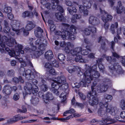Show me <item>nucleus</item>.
Here are the masks:
<instances>
[{"instance_id": "nucleus-1", "label": "nucleus", "mask_w": 125, "mask_h": 125, "mask_svg": "<svg viewBox=\"0 0 125 125\" xmlns=\"http://www.w3.org/2000/svg\"><path fill=\"white\" fill-rule=\"evenodd\" d=\"M12 8L8 7V19L10 20V24L8 26L10 28L8 31V46H13L15 42L16 43L15 39L11 35L13 36L16 33L17 35L20 34L21 30L18 28L20 27L21 25V22L18 20L12 19L14 18V16L11 13Z\"/></svg>"}, {"instance_id": "nucleus-2", "label": "nucleus", "mask_w": 125, "mask_h": 125, "mask_svg": "<svg viewBox=\"0 0 125 125\" xmlns=\"http://www.w3.org/2000/svg\"><path fill=\"white\" fill-rule=\"evenodd\" d=\"M90 70L86 71L84 74L80 72L78 73V76H80L79 75L82 74L84 76L82 81H81L79 84L82 87H86V83H91V80L94 79V78H97L100 76V74L97 71H93L90 72Z\"/></svg>"}, {"instance_id": "nucleus-3", "label": "nucleus", "mask_w": 125, "mask_h": 125, "mask_svg": "<svg viewBox=\"0 0 125 125\" xmlns=\"http://www.w3.org/2000/svg\"><path fill=\"white\" fill-rule=\"evenodd\" d=\"M106 59L111 65L109 66V68L111 70H113V73L115 72L119 74L122 73V69L121 66L119 65L116 61V59L111 56H107Z\"/></svg>"}, {"instance_id": "nucleus-4", "label": "nucleus", "mask_w": 125, "mask_h": 125, "mask_svg": "<svg viewBox=\"0 0 125 125\" xmlns=\"http://www.w3.org/2000/svg\"><path fill=\"white\" fill-rule=\"evenodd\" d=\"M68 85L67 83H63L60 85L59 87V90L62 91V93L59 97L61 98L62 102H64L66 99L67 94L68 93L65 92V91H69L68 89Z\"/></svg>"}, {"instance_id": "nucleus-5", "label": "nucleus", "mask_w": 125, "mask_h": 125, "mask_svg": "<svg viewBox=\"0 0 125 125\" xmlns=\"http://www.w3.org/2000/svg\"><path fill=\"white\" fill-rule=\"evenodd\" d=\"M33 85L30 83L27 82L26 83L25 86H24V89L25 90V92H23V95H24L25 94H30L32 92L33 94L35 93H37V92H35L34 90L35 89H33Z\"/></svg>"}, {"instance_id": "nucleus-6", "label": "nucleus", "mask_w": 125, "mask_h": 125, "mask_svg": "<svg viewBox=\"0 0 125 125\" xmlns=\"http://www.w3.org/2000/svg\"><path fill=\"white\" fill-rule=\"evenodd\" d=\"M24 53L23 50H21L18 51L16 52H15L14 50H10L8 48V54L11 57L15 56L16 59L19 60L20 59V55L21 54H23Z\"/></svg>"}, {"instance_id": "nucleus-7", "label": "nucleus", "mask_w": 125, "mask_h": 125, "mask_svg": "<svg viewBox=\"0 0 125 125\" xmlns=\"http://www.w3.org/2000/svg\"><path fill=\"white\" fill-rule=\"evenodd\" d=\"M51 5V8L52 9H57V10L60 12L63 13V10L62 7L58 5L59 1L58 0H52Z\"/></svg>"}, {"instance_id": "nucleus-8", "label": "nucleus", "mask_w": 125, "mask_h": 125, "mask_svg": "<svg viewBox=\"0 0 125 125\" xmlns=\"http://www.w3.org/2000/svg\"><path fill=\"white\" fill-rule=\"evenodd\" d=\"M108 86L107 85L100 84L96 87V92L101 93L105 92L107 89Z\"/></svg>"}, {"instance_id": "nucleus-9", "label": "nucleus", "mask_w": 125, "mask_h": 125, "mask_svg": "<svg viewBox=\"0 0 125 125\" xmlns=\"http://www.w3.org/2000/svg\"><path fill=\"white\" fill-rule=\"evenodd\" d=\"M89 22L90 24L96 26L100 24V21L96 17L92 16L89 17Z\"/></svg>"}, {"instance_id": "nucleus-10", "label": "nucleus", "mask_w": 125, "mask_h": 125, "mask_svg": "<svg viewBox=\"0 0 125 125\" xmlns=\"http://www.w3.org/2000/svg\"><path fill=\"white\" fill-rule=\"evenodd\" d=\"M96 94H93L92 93V98H91L89 100V103L92 106L96 105L99 103V100L98 97H95L94 95H95Z\"/></svg>"}, {"instance_id": "nucleus-11", "label": "nucleus", "mask_w": 125, "mask_h": 125, "mask_svg": "<svg viewBox=\"0 0 125 125\" xmlns=\"http://www.w3.org/2000/svg\"><path fill=\"white\" fill-rule=\"evenodd\" d=\"M26 78L28 80H31L35 77L33 72L30 70H27L24 74Z\"/></svg>"}, {"instance_id": "nucleus-12", "label": "nucleus", "mask_w": 125, "mask_h": 125, "mask_svg": "<svg viewBox=\"0 0 125 125\" xmlns=\"http://www.w3.org/2000/svg\"><path fill=\"white\" fill-rule=\"evenodd\" d=\"M106 39L104 37L100 36L97 39V41L98 43H100L101 45V47L104 50L106 48Z\"/></svg>"}, {"instance_id": "nucleus-13", "label": "nucleus", "mask_w": 125, "mask_h": 125, "mask_svg": "<svg viewBox=\"0 0 125 125\" xmlns=\"http://www.w3.org/2000/svg\"><path fill=\"white\" fill-rule=\"evenodd\" d=\"M100 122L102 123V125H106L113 123L115 122L114 119L109 117L105 119H103Z\"/></svg>"}, {"instance_id": "nucleus-14", "label": "nucleus", "mask_w": 125, "mask_h": 125, "mask_svg": "<svg viewBox=\"0 0 125 125\" xmlns=\"http://www.w3.org/2000/svg\"><path fill=\"white\" fill-rule=\"evenodd\" d=\"M81 48L78 47L71 50L70 52L71 54L73 55H79V54H81Z\"/></svg>"}, {"instance_id": "nucleus-15", "label": "nucleus", "mask_w": 125, "mask_h": 125, "mask_svg": "<svg viewBox=\"0 0 125 125\" xmlns=\"http://www.w3.org/2000/svg\"><path fill=\"white\" fill-rule=\"evenodd\" d=\"M27 24L25 27V29L27 31H30L35 27V25L32 21H27Z\"/></svg>"}, {"instance_id": "nucleus-16", "label": "nucleus", "mask_w": 125, "mask_h": 125, "mask_svg": "<svg viewBox=\"0 0 125 125\" xmlns=\"http://www.w3.org/2000/svg\"><path fill=\"white\" fill-rule=\"evenodd\" d=\"M117 13L118 14L121 13L124 10V7L122 6L121 1H119L118 2V5L116 7Z\"/></svg>"}, {"instance_id": "nucleus-17", "label": "nucleus", "mask_w": 125, "mask_h": 125, "mask_svg": "<svg viewBox=\"0 0 125 125\" xmlns=\"http://www.w3.org/2000/svg\"><path fill=\"white\" fill-rule=\"evenodd\" d=\"M56 79L55 81H57L60 85L65 83L66 82V78L63 76H60L58 77Z\"/></svg>"}, {"instance_id": "nucleus-18", "label": "nucleus", "mask_w": 125, "mask_h": 125, "mask_svg": "<svg viewBox=\"0 0 125 125\" xmlns=\"http://www.w3.org/2000/svg\"><path fill=\"white\" fill-rule=\"evenodd\" d=\"M26 117L24 116H18L10 119L8 120V124H11L14 123L19 120L25 119Z\"/></svg>"}, {"instance_id": "nucleus-19", "label": "nucleus", "mask_w": 125, "mask_h": 125, "mask_svg": "<svg viewBox=\"0 0 125 125\" xmlns=\"http://www.w3.org/2000/svg\"><path fill=\"white\" fill-rule=\"evenodd\" d=\"M53 55L52 51L49 50L45 53V57L46 59L48 60H50L53 57Z\"/></svg>"}, {"instance_id": "nucleus-20", "label": "nucleus", "mask_w": 125, "mask_h": 125, "mask_svg": "<svg viewBox=\"0 0 125 125\" xmlns=\"http://www.w3.org/2000/svg\"><path fill=\"white\" fill-rule=\"evenodd\" d=\"M68 33L67 31H57L56 32V35L61 36L62 38L64 40L66 38V36L68 35Z\"/></svg>"}, {"instance_id": "nucleus-21", "label": "nucleus", "mask_w": 125, "mask_h": 125, "mask_svg": "<svg viewBox=\"0 0 125 125\" xmlns=\"http://www.w3.org/2000/svg\"><path fill=\"white\" fill-rule=\"evenodd\" d=\"M76 56V57L74 58L75 61L76 62H79L80 63H82L88 62L89 61V60H86L85 59H83L81 54H79V55Z\"/></svg>"}, {"instance_id": "nucleus-22", "label": "nucleus", "mask_w": 125, "mask_h": 125, "mask_svg": "<svg viewBox=\"0 0 125 125\" xmlns=\"http://www.w3.org/2000/svg\"><path fill=\"white\" fill-rule=\"evenodd\" d=\"M109 108H107L106 112H110L111 114L112 115H115L117 113L116 109L115 108L112 107V106H110Z\"/></svg>"}, {"instance_id": "nucleus-23", "label": "nucleus", "mask_w": 125, "mask_h": 125, "mask_svg": "<svg viewBox=\"0 0 125 125\" xmlns=\"http://www.w3.org/2000/svg\"><path fill=\"white\" fill-rule=\"evenodd\" d=\"M102 19L104 22H107L111 21L113 18V16L110 14H107L106 15V18L103 15L102 16Z\"/></svg>"}, {"instance_id": "nucleus-24", "label": "nucleus", "mask_w": 125, "mask_h": 125, "mask_svg": "<svg viewBox=\"0 0 125 125\" xmlns=\"http://www.w3.org/2000/svg\"><path fill=\"white\" fill-rule=\"evenodd\" d=\"M86 49H83L81 51V54L82 55H86L89 53V51H91V49L90 47L88 46H87L86 47Z\"/></svg>"}, {"instance_id": "nucleus-25", "label": "nucleus", "mask_w": 125, "mask_h": 125, "mask_svg": "<svg viewBox=\"0 0 125 125\" xmlns=\"http://www.w3.org/2000/svg\"><path fill=\"white\" fill-rule=\"evenodd\" d=\"M46 97L45 101H46L47 102V101H48L49 100H52L53 98L54 97L52 94L51 93L48 92L46 94Z\"/></svg>"}, {"instance_id": "nucleus-26", "label": "nucleus", "mask_w": 125, "mask_h": 125, "mask_svg": "<svg viewBox=\"0 0 125 125\" xmlns=\"http://www.w3.org/2000/svg\"><path fill=\"white\" fill-rule=\"evenodd\" d=\"M33 79L31 80H32V82L33 84V89H35L34 91L35 92H38L39 89L38 87L36 85L37 84L38 81L37 80Z\"/></svg>"}, {"instance_id": "nucleus-27", "label": "nucleus", "mask_w": 125, "mask_h": 125, "mask_svg": "<svg viewBox=\"0 0 125 125\" xmlns=\"http://www.w3.org/2000/svg\"><path fill=\"white\" fill-rule=\"evenodd\" d=\"M66 69L68 72L71 73L74 72L76 70L75 66L73 65L68 66Z\"/></svg>"}, {"instance_id": "nucleus-28", "label": "nucleus", "mask_w": 125, "mask_h": 125, "mask_svg": "<svg viewBox=\"0 0 125 125\" xmlns=\"http://www.w3.org/2000/svg\"><path fill=\"white\" fill-rule=\"evenodd\" d=\"M118 27V23L116 22L115 23V24H112L111 26L110 30L111 32L113 34H114L115 33V29L117 28Z\"/></svg>"}, {"instance_id": "nucleus-29", "label": "nucleus", "mask_w": 125, "mask_h": 125, "mask_svg": "<svg viewBox=\"0 0 125 125\" xmlns=\"http://www.w3.org/2000/svg\"><path fill=\"white\" fill-rule=\"evenodd\" d=\"M77 28L73 25H71L67 31H69L70 33L75 34L76 33V30Z\"/></svg>"}, {"instance_id": "nucleus-30", "label": "nucleus", "mask_w": 125, "mask_h": 125, "mask_svg": "<svg viewBox=\"0 0 125 125\" xmlns=\"http://www.w3.org/2000/svg\"><path fill=\"white\" fill-rule=\"evenodd\" d=\"M31 101L32 104L34 105H36L38 104L39 100L38 98L34 96L31 97Z\"/></svg>"}, {"instance_id": "nucleus-31", "label": "nucleus", "mask_w": 125, "mask_h": 125, "mask_svg": "<svg viewBox=\"0 0 125 125\" xmlns=\"http://www.w3.org/2000/svg\"><path fill=\"white\" fill-rule=\"evenodd\" d=\"M81 17V15L80 14L77 15L75 14L73 15L71 19L72 22L73 23H74L76 22L75 20L79 19Z\"/></svg>"}, {"instance_id": "nucleus-32", "label": "nucleus", "mask_w": 125, "mask_h": 125, "mask_svg": "<svg viewBox=\"0 0 125 125\" xmlns=\"http://www.w3.org/2000/svg\"><path fill=\"white\" fill-rule=\"evenodd\" d=\"M67 10L69 13L71 14H72L74 13H76L77 11V9L75 7H70L67 8Z\"/></svg>"}, {"instance_id": "nucleus-33", "label": "nucleus", "mask_w": 125, "mask_h": 125, "mask_svg": "<svg viewBox=\"0 0 125 125\" xmlns=\"http://www.w3.org/2000/svg\"><path fill=\"white\" fill-rule=\"evenodd\" d=\"M97 83L96 82L93 83V85L91 86V90L93 94H97L96 87L95 88V86L97 85Z\"/></svg>"}, {"instance_id": "nucleus-34", "label": "nucleus", "mask_w": 125, "mask_h": 125, "mask_svg": "<svg viewBox=\"0 0 125 125\" xmlns=\"http://www.w3.org/2000/svg\"><path fill=\"white\" fill-rule=\"evenodd\" d=\"M33 55L34 58H38L43 53L42 51H40L33 52Z\"/></svg>"}, {"instance_id": "nucleus-35", "label": "nucleus", "mask_w": 125, "mask_h": 125, "mask_svg": "<svg viewBox=\"0 0 125 125\" xmlns=\"http://www.w3.org/2000/svg\"><path fill=\"white\" fill-rule=\"evenodd\" d=\"M70 26V25L64 23H62L61 26L62 29L64 31H68Z\"/></svg>"}, {"instance_id": "nucleus-36", "label": "nucleus", "mask_w": 125, "mask_h": 125, "mask_svg": "<svg viewBox=\"0 0 125 125\" xmlns=\"http://www.w3.org/2000/svg\"><path fill=\"white\" fill-rule=\"evenodd\" d=\"M67 32L68 33V35L66 36V37H68V38L69 39H70L72 40H73L76 39V37L74 35L75 34L70 33L68 31Z\"/></svg>"}, {"instance_id": "nucleus-37", "label": "nucleus", "mask_w": 125, "mask_h": 125, "mask_svg": "<svg viewBox=\"0 0 125 125\" xmlns=\"http://www.w3.org/2000/svg\"><path fill=\"white\" fill-rule=\"evenodd\" d=\"M55 16L56 18L58 20L61 21L63 18V16L60 12L56 13L55 14Z\"/></svg>"}, {"instance_id": "nucleus-38", "label": "nucleus", "mask_w": 125, "mask_h": 125, "mask_svg": "<svg viewBox=\"0 0 125 125\" xmlns=\"http://www.w3.org/2000/svg\"><path fill=\"white\" fill-rule=\"evenodd\" d=\"M41 31H41V32H38V31H37V30H35L34 33L36 37L39 38H41L42 37V33L43 32H41Z\"/></svg>"}, {"instance_id": "nucleus-39", "label": "nucleus", "mask_w": 125, "mask_h": 125, "mask_svg": "<svg viewBox=\"0 0 125 125\" xmlns=\"http://www.w3.org/2000/svg\"><path fill=\"white\" fill-rule=\"evenodd\" d=\"M52 87L54 89H57L59 88L60 85L58 83L57 81H55L54 83H52Z\"/></svg>"}, {"instance_id": "nucleus-40", "label": "nucleus", "mask_w": 125, "mask_h": 125, "mask_svg": "<svg viewBox=\"0 0 125 125\" xmlns=\"http://www.w3.org/2000/svg\"><path fill=\"white\" fill-rule=\"evenodd\" d=\"M41 90L43 92L47 91L48 89V87L46 84L40 85Z\"/></svg>"}, {"instance_id": "nucleus-41", "label": "nucleus", "mask_w": 125, "mask_h": 125, "mask_svg": "<svg viewBox=\"0 0 125 125\" xmlns=\"http://www.w3.org/2000/svg\"><path fill=\"white\" fill-rule=\"evenodd\" d=\"M83 4L84 6L87 8H90L91 6V3L89 2L86 1L85 2H83Z\"/></svg>"}, {"instance_id": "nucleus-42", "label": "nucleus", "mask_w": 125, "mask_h": 125, "mask_svg": "<svg viewBox=\"0 0 125 125\" xmlns=\"http://www.w3.org/2000/svg\"><path fill=\"white\" fill-rule=\"evenodd\" d=\"M47 45L46 44L41 43L39 46V49L40 50V51H42H42L44 50L45 49V47Z\"/></svg>"}, {"instance_id": "nucleus-43", "label": "nucleus", "mask_w": 125, "mask_h": 125, "mask_svg": "<svg viewBox=\"0 0 125 125\" xmlns=\"http://www.w3.org/2000/svg\"><path fill=\"white\" fill-rule=\"evenodd\" d=\"M83 32L86 35H90L91 33L90 29L89 28V27L88 28L85 29L83 30Z\"/></svg>"}, {"instance_id": "nucleus-44", "label": "nucleus", "mask_w": 125, "mask_h": 125, "mask_svg": "<svg viewBox=\"0 0 125 125\" xmlns=\"http://www.w3.org/2000/svg\"><path fill=\"white\" fill-rule=\"evenodd\" d=\"M52 92L57 96L59 95L60 93L62 92L61 90H59V88L57 89V88L54 89L52 90Z\"/></svg>"}, {"instance_id": "nucleus-45", "label": "nucleus", "mask_w": 125, "mask_h": 125, "mask_svg": "<svg viewBox=\"0 0 125 125\" xmlns=\"http://www.w3.org/2000/svg\"><path fill=\"white\" fill-rule=\"evenodd\" d=\"M58 58L61 61L64 60L65 59V56L62 54H58Z\"/></svg>"}, {"instance_id": "nucleus-46", "label": "nucleus", "mask_w": 125, "mask_h": 125, "mask_svg": "<svg viewBox=\"0 0 125 125\" xmlns=\"http://www.w3.org/2000/svg\"><path fill=\"white\" fill-rule=\"evenodd\" d=\"M8 23L7 21H4V31L6 33H8Z\"/></svg>"}, {"instance_id": "nucleus-47", "label": "nucleus", "mask_w": 125, "mask_h": 125, "mask_svg": "<svg viewBox=\"0 0 125 125\" xmlns=\"http://www.w3.org/2000/svg\"><path fill=\"white\" fill-rule=\"evenodd\" d=\"M45 67L47 69V70L48 71L52 67V64L48 62L45 63Z\"/></svg>"}, {"instance_id": "nucleus-48", "label": "nucleus", "mask_w": 125, "mask_h": 125, "mask_svg": "<svg viewBox=\"0 0 125 125\" xmlns=\"http://www.w3.org/2000/svg\"><path fill=\"white\" fill-rule=\"evenodd\" d=\"M89 28L90 29L91 32L94 33H96V29L95 27L92 26H89Z\"/></svg>"}, {"instance_id": "nucleus-49", "label": "nucleus", "mask_w": 125, "mask_h": 125, "mask_svg": "<svg viewBox=\"0 0 125 125\" xmlns=\"http://www.w3.org/2000/svg\"><path fill=\"white\" fill-rule=\"evenodd\" d=\"M22 109H18L17 111L18 112H20L23 113H25L27 111V109L24 106H22Z\"/></svg>"}, {"instance_id": "nucleus-50", "label": "nucleus", "mask_w": 125, "mask_h": 125, "mask_svg": "<svg viewBox=\"0 0 125 125\" xmlns=\"http://www.w3.org/2000/svg\"><path fill=\"white\" fill-rule=\"evenodd\" d=\"M120 106L122 110L125 109V101L124 100H121Z\"/></svg>"}, {"instance_id": "nucleus-51", "label": "nucleus", "mask_w": 125, "mask_h": 125, "mask_svg": "<svg viewBox=\"0 0 125 125\" xmlns=\"http://www.w3.org/2000/svg\"><path fill=\"white\" fill-rule=\"evenodd\" d=\"M48 71L50 73L52 74L53 75H56L59 74L58 73L56 72L54 69L53 68H51Z\"/></svg>"}, {"instance_id": "nucleus-52", "label": "nucleus", "mask_w": 125, "mask_h": 125, "mask_svg": "<svg viewBox=\"0 0 125 125\" xmlns=\"http://www.w3.org/2000/svg\"><path fill=\"white\" fill-rule=\"evenodd\" d=\"M30 14V12L28 11H26L24 12L22 14V17L24 18L29 16Z\"/></svg>"}, {"instance_id": "nucleus-53", "label": "nucleus", "mask_w": 125, "mask_h": 125, "mask_svg": "<svg viewBox=\"0 0 125 125\" xmlns=\"http://www.w3.org/2000/svg\"><path fill=\"white\" fill-rule=\"evenodd\" d=\"M104 98L105 99L111 101L112 99V96L110 94H106L104 95Z\"/></svg>"}, {"instance_id": "nucleus-54", "label": "nucleus", "mask_w": 125, "mask_h": 125, "mask_svg": "<svg viewBox=\"0 0 125 125\" xmlns=\"http://www.w3.org/2000/svg\"><path fill=\"white\" fill-rule=\"evenodd\" d=\"M19 72L20 75L24 76L25 73L24 68L23 67H21L19 70Z\"/></svg>"}, {"instance_id": "nucleus-55", "label": "nucleus", "mask_w": 125, "mask_h": 125, "mask_svg": "<svg viewBox=\"0 0 125 125\" xmlns=\"http://www.w3.org/2000/svg\"><path fill=\"white\" fill-rule=\"evenodd\" d=\"M39 96L40 98H42L44 102L46 103H47V102L45 101V98H44L43 94L41 92H40L38 93Z\"/></svg>"}, {"instance_id": "nucleus-56", "label": "nucleus", "mask_w": 125, "mask_h": 125, "mask_svg": "<svg viewBox=\"0 0 125 125\" xmlns=\"http://www.w3.org/2000/svg\"><path fill=\"white\" fill-rule=\"evenodd\" d=\"M20 98L19 95L18 93L15 94L13 97V99L15 101L18 100Z\"/></svg>"}, {"instance_id": "nucleus-57", "label": "nucleus", "mask_w": 125, "mask_h": 125, "mask_svg": "<svg viewBox=\"0 0 125 125\" xmlns=\"http://www.w3.org/2000/svg\"><path fill=\"white\" fill-rule=\"evenodd\" d=\"M98 66L100 71L102 72H103L104 71V68L102 64H99Z\"/></svg>"}, {"instance_id": "nucleus-58", "label": "nucleus", "mask_w": 125, "mask_h": 125, "mask_svg": "<svg viewBox=\"0 0 125 125\" xmlns=\"http://www.w3.org/2000/svg\"><path fill=\"white\" fill-rule=\"evenodd\" d=\"M21 29L22 31H23V34L24 36H26L29 35V34L28 32L29 31H27L26 29L25 30L24 28H22Z\"/></svg>"}, {"instance_id": "nucleus-59", "label": "nucleus", "mask_w": 125, "mask_h": 125, "mask_svg": "<svg viewBox=\"0 0 125 125\" xmlns=\"http://www.w3.org/2000/svg\"><path fill=\"white\" fill-rule=\"evenodd\" d=\"M50 21H49V26L50 27V30L51 31H53L55 29V26L53 24H50Z\"/></svg>"}, {"instance_id": "nucleus-60", "label": "nucleus", "mask_w": 125, "mask_h": 125, "mask_svg": "<svg viewBox=\"0 0 125 125\" xmlns=\"http://www.w3.org/2000/svg\"><path fill=\"white\" fill-rule=\"evenodd\" d=\"M8 76H13L14 75L15 72L13 70H11L8 71Z\"/></svg>"}, {"instance_id": "nucleus-61", "label": "nucleus", "mask_w": 125, "mask_h": 125, "mask_svg": "<svg viewBox=\"0 0 125 125\" xmlns=\"http://www.w3.org/2000/svg\"><path fill=\"white\" fill-rule=\"evenodd\" d=\"M79 94L82 100H85L86 98V96L85 95L81 93H79Z\"/></svg>"}, {"instance_id": "nucleus-62", "label": "nucleus", "mask_w": 125, "mask_h": 125, "mask_svg": "<svg viewBox=\"0 0 125 125\" xmlns=\"http://www.w3.org/2000/svg\"><path fill=\"white\" fill-rule=\"evenodd\" d=\"M13 82L16 83H18L19 82V79L17 77H14L13 78Z\"/></svg>"}, {"instance_id": "nucleus-63", "label": "nucleus", "mask_w": 125, "mask_h": 125, "mask_svg": "<svg viewBox=\"0 0 125 125\" xmlns=\"http://www.w3.org/2000/svg\"><path fill=\"white\" fill-rule=\"evenodd\" d=\"M104 28L105 30H106L108 29L110 25L109 23L107 22H105Z\"/></svg>"}, {"instance_id": "nucleus-64", "label": "nucleus", "mask_w": 125, "mask_h": 125, "mask_svg": "<svg viewBox=\"0 0 125 125\" xmlns=\"http://www.w3.org/2000/svg\"><path fill=\"white\" fill-rule=\"evenodd\" d=\"M79 7L81 12H83V11L84 10V7L82 5H79Z\"/></svg>"}]
</instances>
